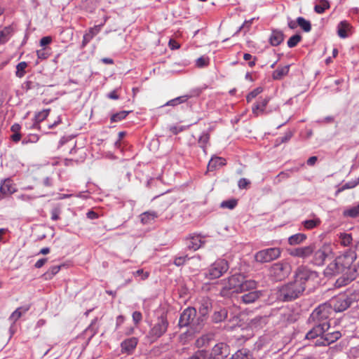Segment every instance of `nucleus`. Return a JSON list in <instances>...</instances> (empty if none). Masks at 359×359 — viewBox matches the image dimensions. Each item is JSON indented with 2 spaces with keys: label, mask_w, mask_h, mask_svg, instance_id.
Segmentation results:
<instances>
[{
  "label": "nucleus",
  "mask_w": 359,
  "mask_h": 359,
  "mask_svg": "<svg viewBox=\"0 0 359 359\" xmlns=\"http://www.w3.org/2000/svg\"><path fill=\"white\" fill-rule=\"evenodd\" d=\"M52 38L50 36H44L42 37L40 40V45L41 46H45L46 45H48L51 43Z\"/></svg>",
  "instance_id": "obj_58"
},
{
  "label": "nucleus",
  "mask_w": 359,
  "mask_h": 359,
  "mask_svg": "<svg viewBox=\"0 0 359 359\" xmlns=\"http://www.w3.org/2000/svg\"><path fill=\"white\" fill-rule=\"evenodd\" d=\"M29 309L30 306L28 305L18 307L9 316L8 320L11 323L12 325H14L23 314L29 310Z\"/></svg>",
  "instance_id": "obj_21"
},
{
  "label": "nucleus",
  "mask_w": 359,
  "mask_h": 359,
  "mask_svg": "<svg viewBox=\"0 0 359 359\" xmlns=\"http://www.w3.org/2000/svg\"><path fill=\"white\" fill-rule=\"evenodd\" d=\"M292 133L291 132H288V133H285L284 136L279 138L280 142L281 143L285 142L288 141L292 137Z\"/></svg>",
  "instance_id": "obj_61"
},
{
  "label": "nucleus",
  "mask_w": 359,
  "mask_h": 359,
  "mask_svg": "<svg viewBox=\"0 0 359 359\" xmlns=\"http://www.w3.org/2000/svg\"><path fill=\"white\" fill-rule=\"evenodd\" d=\"M138 340L136 337L128 338L121 342V347L123 353H131L136 348Z\"/></svg>",
  "instance_id": "obj_19"
},
{
  "label": "nucleus",
  "mask_w": 359,
  "mask_h": 359,
  "mask_svg": "<svg viewBox=\"0 0 359 359\" xmlns=\"http://www.w3.org/2000/svg\"><path fill=\"white\" fill-rule=\"evenodd\" d=\"M262 296L261 290H253L241 296V300L245 304H252Z\"/></svg>",
  "instance_id": "obj_20"
},
{
  "label": "nucleus",
  "mask_w": 359,
  "mask_h": 359,
  "mask_svg": "<svg viewBox=\"0 0 359 359\" xmlns=\"http://www.w3.org/2000/svg\"><path fill=\"white\" fill-rule=\"evenodd\" d=\"M205 236L201 234H191L186 238V245L189 250L196 251L205 243Z\"/></svg>",
  "instance_id": "obj_14"
},
{
  "label": "nucleus",
  "mask_w": 359,
  "mask_h": 359,
  "mask_svg": "<svg viewBox=\"0 0 359 359\" xmlns=\"http://www.w3.org/2000/svg\"><path fill=\"white\" fill-rule=\"evenodd\" d=\"M210 135L208 133L203 132L201 135L199 137L198 140V143L199 147L203 149L205 154H206V147L209 142Z\"/></svg>",
  "instance_id": "obj_38"
},
{
  "label": "nucleus",
  "mask_w": 359,
  "mask_h": 359,
  "mask_svg": "<svg viewBox=\"0 0 359 359\" xmlns=\"http://www.w3.org/2000/svg\"><path fill=\"white\" fill-rule=\"evenodd\" d=\"M46 262H47L46 258L40 259L35 263L34 266L36 269H39V268L42 267L46 264Z\"/></svg>",
  "instance_id": "obj_63"
},
{
  "label": "nucleus",
  "mask_w": 359,
  "mask_h": 359,
  "mask_svg": "<svg viewBox=\"0 0 359 359\" xmlns=\"http://www.w3.org/2000/svg\"><path fill=\"white\" fill-rule=\"evenodd\" d=\"M61 266H53L43 274L46 280H50L56 275L60 270Z\"/></svg>",
  "instance_id": "obj_40"
},
{
  "label": "nucleus",
  "mask_w": 359,
  "mask_h": 359,
  "mask_svg": "<svg viewBox=\"0 0 359 359\" xmlns=\"http://www.w3.org/2000/svg\"><path fill=\"white\" fill-rule=\"evenodd\" d=\"M330 8V4L327 0H318V4L314 6V11L318 13L322 14L326 9Z\"/></svg>",
  "instance_id": "obj_37"
},
{
  "label": "nucleus",
  "mask_w": 359,
  "mask_h": 359,
  "mask_svg": "<svg viewBox=\"0 0 359 359\" xmlns=\"http://www.w3.org/2000/svg\"><path fill=\"white\" fill-rule=\"evenodd\" d=\"M142 313L140 311H134L133 313V320L135 324L139 323L142 320Z\"/></svg>",
  "instance_id": "obj_56"
},
{
  "label": "nucleus",
  "mask_w": 359,
  "mask_h": 359,
  "mask_svg": "<svg viewBox=\"0 0 359 359\" xmlns=\"http://www.w3.org/2000/svg\"><path fill=\"white\" fill-rule=\"evenodd\" d=\"M317 279V273L304 266L299 267L294 275V280L298 284H301L304 287V290Z\"/></svg>",
  "instance_id": "obj_5"
},
{
  "label": "nucleus",
  "mask_w": 359,
  "mask_h": 359,
  "mask_svg": "<svg viewBox=\"0 0 359 359\" xmlns=\"http://www.w3.org/2000/svg\"><path fill=\"white\" fill-rule=\"evenodd\" d=\"M237 205V201L236 199H231L228 201H222L221 207L223 208H228L229 210L233 209Z\"/></svg>",
  "instance_id": "obj_49"
},
{
  "label": "nucleus",
  "mask_w": 359,
  "mask_h": 359,
  "mask_svg": "<svg viewBox=\"0 0 359 359\" xmlns=\"http://www.w3.org/2000/svg\"><path fill=\"white\" fill-rule=\"evenodd\" d=\"M304 292V287L294 280L283 286L278 290V299L288 302L298 298Z\"/></svg>",
  "instance_id": "obj_2"
},
{
  "label": "nucleus",
  "mask_w": 359,
  "mask_h": 359,
  "mask_svg": "<svg viewBox=\"0 0 359 359\" xmlns=\"http://www.w3.org/2000/svg\"><path fill=\"white\" fill-rule=\"evenodd\" d=\"M27 67V63L26 62H20L17 65L15 74L18 78H22L25 76Z\"/></svg>",
  "instance_id": "obj_44"
},
{
  "label": "nucleus",
  "mask_w": 359,
  "mask_h": 359,
  "mask_svg": "<svg viewBox=\"0 0 359 359\" xmlns=\"http://www.w3.org/2000/svg\"><path fill=\"white\" fill-rule=\"evenodd\" d=\"M263 91V88L262 87H258L251 91L246 96V100L248 102H250L254 98H255L258 95H259Z\"/></svg>",
  "instance_id": "obj_47"
},
{
  "label": "nucleus",
  "mask_w": 359,
  "mask_h": 359,
  "mask_svg": "<svg viewBox=\"0 0 359 359\" xmlns=\"http://www.w3.org/2000/svg\"><path fill=\"white\" fill-rule=\"evenodd\" d=\"M94 33L93 29H90L89 32L83 35V41H82V46H85L90 41V40L93 38Z\"/></svg>",
  "instance_id": "obj_51"
},
{
  "label": "nucleus",
  "mask_w": 359,
  "mask_h": 359,
  "mask_svg": "<svg viewBox=\"0 0 359 359\" xmlns=\"http://www.w3.org/2000/svg\"><path fill=\"white\" fill-rule=\"evenodd\" d=\"M341 337V334L339 331H334L332 332H328L326 334H323V337L316 339L314 343L315 346H328L332 343L335 342Z\"/></svg>",
  "instance_id": "obj_15"
},
{
  "label": "nucleus",
  "mask_w": 359,
  "mask_h": 359,
  "mask_svg": "<svg viewBox=\"0 0 359 359\" xmlns=\"http://www.w3.org/2000/svg\"><path fill=\"white\" fill-rule=\"evenodd\" d=\"M290 66L285 65L283 67H278L276 70H275L272 74V77L275 80H280L284 76L287 75L289 72Z\"/></svg>",
  "instance_id": "obj_31"
},
{
  "label": "nucleus",
  "mask_w": 359,
  "mask_h": 359,
  "mask_svg": "<svg viewBox=\"0 0 359 359\" xmlns=\"http://www.w3.org/2000/svg\"><path fill=\"white\" fill-rule=\"evenodd\" d=\"M169 47L172 50H176V49L180 48V46L175 40L170 39L169 41Z\"/></svg>",
  "instance_id": "obj_60"
},
{
  "label": "nucleus",
  "mask_w": 359,
  "mask_h": 359,
  "mask_svg": "<svg viewBox=\"0 0 359 359\" xmlns=\"http://www.w3.org/2000/svg\"><path fill=\"white\" fill-rule=\"evenodd\" d=\"M18 198L19 200L24 201H32V199L35 198V197L30 196V195H27V194H21V195L18 196Z\"/></svg>",
  "instance_id": "obj_59"
},
{
  "label": "nucleus",
  "mask_w": 359,
  "mask_h": 359,
  "mask_svg": "<svg viewBox=\"0 0 359 359\" xmlns=\"http://www.w3.org/2000/svg\"><path fill=\"white\" fill-rule=\"evenodd\" d=\"M321 223V221L319 217L316 215H313L311 219H309L302 222V224L304 227L306 229H313L316 226H319Z\"/></svg>",
  "instance_id": "obj_27"
},
{
  "label": "nucleus",
  "mask_w": 359,
  "mask_h": 359,
  "mask_svg": "<svg viewBox=\"0 0 359 359\" xmlns=\"http://www.w3.org/2000/svg\"><path fill=\"white\" fill-rule=\"evenodd\" d=\"M339 243L344 247L351 245L353 241V238L351 233H340L339 234Z\"/></svg>",
  "instance_id": "obj_36"
},
{
  "label": "nucleus",
  "mask_w": 359,
  "mask_h": 359,
  "mask_svg": "<svg viewBox=\"0 0 359 359\" xmlns=\"http://www.w3.org/2000/svg\"><path fill=\"white\" fill-rule=\"evenodd\" d=\"M186 129V126H172L170 127V130L175 135L178 134L179 133L184 130Z\"/></svg>",
  "instance_id": "obj_54"
},
{
  "label": "nucleus",
  "mask_w": 359,
  "mask_h": 359,
  "mask_svg": "<svg viewBox=\"0 0 359 359\" xmlns=\"http://www.w3.org/2000/svg\"><path fill=\"white\" fill-rule=\"evenodd\" d=\"M326 250H327V248L325 247L321 248L318 250H316L315 248L314 252L311 255V257H312L311 262L313 264L317 265V266L323 265L327 257V253Z\"/></svg>",
  "instance_id": "obj_16"
},
{
  "label": "nucleus",
  "mask_w": 359,
  "mask_h": 359,
  "mask_svg": "<svg viewBox=\"0 0 359 359\" xmlns=\"http://www.w3.org/2000/svg\"><path fill=\"white\" fill-rule=\"evenodd\" d=\"M187 259V256H182V257H176L174 260V264L177 266H182L185 263Z\"/></svg>",
  "instance_id": "obj_55"
},
{
  "label": "nucleus",
  "mask_w": 359,
  "mask_h": 359,
  "mask_svg": "<svg viewBox=\"0 0 359 359\" xmlns=\"http://www.w3.org/2000/svg\"><path fill=\"white\" fill-rule=\"evenodd\" d=\"M334 312H342L351 304V299L345 294H340L332 298L328 302Z\"/></svg>",
  "instance_id": "obj_11"
},
{
  "label": "nucleus",
  "mask_w": 359,
  "mask_h": 359,
  "mask_svg": "<svg viewBox=\"0 0 359 359\" xmlns=\"http://www.w3.org/2000/svg\"><path fill=\"white\" fill-rule=\"evenodd\" d=\"M13 32L11 27H6L0 31V44H4L7 42Z\"/></svg>",
  "instance_id": "obj_34"
},
{
  "label": "nucleus",
  "mask_w": 359,
  "mask_h": 359,
  "mask_svg": "<svg viewBox=\"0 0 359 359\" xmlns=\"http://www.w3.org/2000/svg\"><path fill=\"white\" fill-rule=\"evenodd\" d=\"M107 97L111 100H118L119 98L116 90H114L107 94Z\"/></svg>",
  "instance_id": "obj_64"
},
{
  "label": "nucleus",
  "mask_w": 359,
  "mask_h": 359,
  "mask_svg": "<svg viewBox=\"0 0 359 359\" xmlns=\"http://www.w3.org/2000/svg\"><path fill=\"white\" fill-rule=\"evenodd\" d=\"M36 55L39 59L45 60L48 57L49 54L46 51V48H42L36 50Z\"/></svg>",
  "instance_id": "obj_53"
},
{
  "label": "nucleus",
  "mask_w": 359,
  "mask_h": 359,
  "mask_svg": "<svg viewBox=\"0 0 359 359\" xmlns=\"http://www.w3.org/2000/svg\"><path fill=\"white\" fill-rule=\"evenodd\" d=\"M257 283L253 280H246L243 278V283L241 285V289L240 292H243L248 290H255L257 288Z\"/></svg>",
  "instance_id": "obj_32"
},
{
  "label": "nucleus",
  "mask_w": 359,
  "mask_h": 359,
  "mask_svg": "<svg viewBox=\"0 0 359 359\" xmlns=\"http://www.w3.org/2000/svg\"><path fill=\"white\" fill-rule=\"evenodd\" d=\"M168 327V322L166 318L163 316L158 317L155 324L150 329L149 337L152 340H156L167 331Z\"/></svg>",
  "instance_id": "obj_10"
},
{
  "label": "nucleus",
  "mask_w": 359,
  "mask_h": 359,
  "mask_svg": "<svg viewBox=\"0 0 359 359\" xmlns=\"http://www.w3.org/2000/svg\"><path fill=\"white\" fill-rule=\"evenodd\" d=\"M287 25L291 29H296L298 26L297 19L296 20V21L291 19H288Z\"/></svg>",
  "instance_id": "obj_62"
},
{
  "label": "nucleus",
  "mask_w": 359,
  "mask_h": 359,
  "mask_svg": "<svg viewBox=\"0 0 359 359\" xmlns=\"http://www.w3.org/2000/svg\"><path fill=\"white\" fill-rule=\"evenodd\" d=\"M281 255V250L279 248H271L257 252L255 258L260 263H266L278 259Z\"/></svg>",
  "instance_id": "obj_9"
},
{
  "label": "nucleus",
  "mask_w": 359,
  "mask_h": 359,
  "mask_svg": "<svg viewBox=\"0 0 359 359\" xmlns=\"http://www.w3.org/2000/svg\"><path fill=\"white\" fill-rule=\"evenodd\" d=\"M284 35L280 31H273L269 38L270 43L273 46H277L283 41Z\"/></svg>",
  "instance_id": "obj_28"
},
{
  "label": "nucleus",
  "mask_w": 359,
  "mask_h": 359,
  "mask_svg": "<svg viewBox=\"0 0 359 359\" xmlns=\"http://www.w3.org/2000/svg\"><path fill=\"white\" fill-rule=\"evenodd\" d=\"M343 215L351 218L357 217L359 215V203L357 205L346 208L343 212Z\"/></svg>",
  "instance_id": "obj_33"
},
{
  "label": "nucleus",
  "mask_w": 359,
  "mask_h": 359,
  "mask_svg": "<svg viewBox=\"0 0 359 359\" xmlns=\"http://www.w3.org/2000/svg\"><path fill=\"white\" fill-rule=\"evenodd\" d=\"M330 325L328 322L320 324H315L314 327L306 334V339H319L323 337V334L329 330Z\"/></svg>",
  "instance_id": "obj_13"
},
{
  "label": "nucleus",
  "mask_w": 359,
  "mask_h": 359,
  "mask_svg": "<svg viewBox=\"0 0 359 359\" xmlns=\"http://www.w3.org/2000/svg\"><path fill=\"white\" fill-rule=\"evenodd\" d=\"M333 315V309L329 304H323L317 307L311 314L309 320L314 324H320L328 322Z\"/></svg>",
  "instance_id": "obj_4"
},
{
  "label": "nucleus",
  "mask_w": 359,
  "mask_h": 359,
  "mask_svg": "<svg viewBox=\"0 0 359 359\" xmlns=\"http://www.w3.org/2000/svg\"><path fill=\"white\" fill-rule=\"evenodd\" d=\"M129 114L128 111H121L118 113L113 114L111 117V122H118L123 119H124L127 115Z\"/></svg>",
  "instance_id": "obj_45"
},
{
  "label": "nucleus",
  "mask_w": 359,
  "mask_h": 359,
  "mask_svg": "<svg viewBox=\"0 0 359 359\" xmlns=\"http://www.w3.org/2000/svg\"><path fill=\"white\" fill-rule=\"evenodd\" d=\"M196 310L193 307H188L181 313L179 320V326L180 327L190 326L195 330L201 329L200 318H196Z\"/></svg>",
  "instance_id": "obj_3"
},
{
  "label": "nucleus",
  "mask_w": 359,
  "mask_h": 359,
  "mask_svg": "<svg viewBox=\"0 0 359 359\" xmlns=\"http://www.w3.org/2000/svg\"><path fill=\"white\" fill-rule=\"evenodd\" d=\"M49 109H43L37 114H35L34 118V123L32 126L30 128H39V123L43 121L44 119L46 118V117L49 114Z\"/></svg>",
  "instance_id": "obj_25"
},
{
  "label": "nucleus",
  "mask_w": 359,
  "mask_h": 359,
  "mask_svg": "<svg viewBox=\"0 0 359 359\" xmlns=\"http://www.w3.org/2000/svg\"><path fill=\"white\" fill-rule=\"evenodd\" d=\"M189 97H191V95H183L177 97L173 100H171L168 101L166 103V105L168 106H176L180 103L185 102Z\"/></svg>",
  "instance_id": "obj_43"
},
{
  "label": "nucleus",
  "mask_w": 359,
  "mask_h": 359,
  "mask_svg": "<svg viewBox=\"0 0 359 359\" xmlns=\"http://www.w3.org/2000/svg\"><path fill=\"white\" fill-rule=\"evenodd\" d=\"M140 217L143 224H150L154 222L158 215L155 211H147L142 213Z\"/></svg>",
  "instance_id": "obj_23"
},
{
  "label": "nucleus",
  "mask_w": 359,
  "mask_h": 359,
  "mask_svg": "<svg viewBox=\"0 0 359 359\" xmlns=\"http://www.w3.org/2000/svg\"><path fill=\"white\" fill-rule=\"evenodd\" d=\"M306 239V236L304 233H296L288 238V243L290 245H296L302 243Z\"/></svg>",
  "instance_id": "obj_30"
},
{
  "label": "nucleus",
  "mask_w": 359,
  "mask_h": 359,
  "mask_svg": "<svg viewBox=\"0 0 359 359\" xmlns=\"http://www.w3.org/2000/svg\"><path fill=\"white\" fill-rule=\"evenodd\" d=\"M227 346L224 343H219L215 345L210 355H212L214 359H223L226 355Z\"/></svg>",
  "instance_id": "obj_18"
},
{
  "label": "nucleus",
  "mask_w": 359,
  "mask_h": 359,
  "mask_svg": "<svg viewBox=\"0 0 359 359\" xmlns=\"http://www.w3.org/2000/svg\"><path fill=\"white\" fill-rule=\"evenodd\" d=\"M135 277H140L141 280H145L149 277V273L144 271L143 269H138L133 273Z\"/></svg>",
  "instance_id": "obj_52"
},
{
  "label": "nucleus",
  "mask_w": 359,
  "mask_h": 359,
  "mask_svg": "<svg viewBox=\"0 0 359 359\" xmlns=\"http://www.w3.org/2000/svg\"><path fill=\"white\" fill-rule=\"evenodd\" d=\"M315 244H310L306 246L299 247L292 249H288V254L294 257L301 258L302 259H307L311 257V255L314 252Z\"/></svg>",
  "instance_id": "obj_12"
},
{
  "label": "nucleus",
  "mask_w": 359,
  "mask_h": 359,
  "mask_svg": "<svg viewBox=\"0 0 359 359\" xmlns=\"http://www.w3.org/2000/svg\"><path fill=\"white\" fill-rule=\"evenodd\" d=\"M249 184L250 182L248 180L245 178H241L238 181V186L240 189H245Z\"/></svg>",
  "instance_id": "obj_57"
},
{
  "label": "nucleus",
  "mask_w": 359,
  "mask_h": 359,
  "mask_svg": "<svg viewBox=\"0 0 359 359\" xmlns=\"http://www.w3.org/2000/svg\"><path fill=\"white\" fill-rule=\"evenodd\" d=\"M356 186H357V182H355V180L349 181V182L345 183L341 188H339L337 190V193L343 191L346 189H353V188L355 187Z\"/></svg>",
  "instance_id": "obj_50"
},
{
  "label": "nucleus",
  "mask_w": 359,
  "mask_h": 359,
  "mask_svg": "<svg viewBox=\"0 0 359 359\" xmlns=\"http://www.w3.org/2000/svg\"><path fill=\"white\" fill-rule=\"evenodd\" d=\"M351 27L346 21H341L337 26V33L339 37L344 39L348 36Z\"/></svg>",
  "instance_id": "obj_22"
},
{
  "label": "nucleus",
  "mask_w": 359,
  "mask_h": 359,
  "mask_svg": "<svg viewBox=\"0 0 359 359\" xmlns=\"http://www.w3.org/2000/svg\"><path fill=\"white\" fill-rule=\"evenodd\" d=\"M297 23L298 26H299L304 32H309L311 29V22L304 18L303 17H298L297 18Z\"/></svg>",
  "instance_id": "obj_39"
},
{
  "label": "nucleus",
  "mask_w": 359,
  "mask_h": 359,
  "mask_svg": "<svg viewBox=\"0 0 359 359\" xmlns=\"http://www.w3.org/2000/svg\"><path fill=\"white\" fill-rule=\"evenodd\" d=\"M69 142L72 148L70 149V154L73 152L76 147V142L74 140V137L72 136L63 137L60 139L59 142V147H62L65 144Z\"/></svg>",
  "instance_id": "obj_41"
},
{
  "label": "nucleus",
  "mask_w": 359,
  "mask_h": 359,
  "mask_svg": "<svg viewBox=\"0 0 359 359\" xmlns=\"http://www.w3.org/2000/svg\"><path fill=\"white\" fill-rule=\"evenodd\" d=\"M302 36L299 34H294L287 41V46L290 48L296 46L298 43L301 41Z\"/></svg>",
  "instance_id": "obj_48"
},
{
  "label": "nucleus",
  "mask_w": 359,
  "mask_h": 359,
  "mask_svg": "<svg viewBox=\"0 0 359 359\" xmlns=\"http://www.w3.org/2000/svg\"><path fill=\"white\" fill-rule=\"evenodd\" d=\"M211 339V336L209 334H205L199 337L196 341V346L198 348H202L207 346Z\"/></svg>",
  "instance_id": "obj_42"
},
{
  "label": "nucleus",
  "mask_w": 359,
  "mask_h": 359,
  "mask_svg": "<svg viewBox=\"0 0 359 359\" xmlns=\"http://www.w3.org/2000/svg\"><path fill=\"white\" fill-rule=\"evenodd\" d=\"M210 63V59L207 56H201L196 60V66L198 68L207 67Z\"/></svg>",
  "instance_id": "obj_46"
},
{
  "label": "nucleus",
  "mask_w": 359,
  "mask_h": 359,
  "mask_svg": "<svg viewBox=\"0 0 359 359\" xmlns=\"http://www.w3.org/2000/svg\"><path fill=\"white\" fill-rule=\"evenodd\" d=\"M243 278L244 276L240 273L229 277L225 280L224 286L221 290V294L222 296L228 295L230 290H232L233 292H240Z\"/></svg>",
  "instance_id": "obj_7"
},
{
  "label": "nucleus",
  "mask_w": 359,
  "mask_h": 359,
  "mask_svg": "<svg viewBox=\"0 0 359 359\" xmlns=\"http://www.w3.org/2000/svg\"><path fill=\"white\" fill-rule=\"evenodd\" d=\"M270 100L269 97H265L255 103L252 107V112L255 116H259L266 113V107Z\"/></svg>",
  "instance_id": "obj_17"
},
{
  "label": "nucleus",
  "mask_w": 359,
  "mask_h": 359,
  "mask_svg": "<svg viewBox=\"0 0 359 359\" xmlns=\"http://www.w3.org/2000/svg\"><path fill=\"white\" fill-rule=\"evenodd\" d=\"M228 269V262L224 259H218L210 265L205 275L210 279H216L221 277Z\"/></svg>",
  "instance_id": "obj_8"
},
{
  "label": "nucleus",
  "mask_w": 359,
  "mask_h": 359,
  "mask_svg": "<svg viewBox=\"0 0 359 359\" xmlns=\"http://www.w3.org/2000/svg\"><path fill=\"white\" fill-rule=\"evenodd\" d=\"M355 259V251L348 250L331 262L325 268L324 273L327 276L341 274L342 276L337 282L339 285H347L356 278L357 269L354 264Z\"/></svg>",
  "instance_id": "obj_1"
},
{
  "label": "nucleus",
  "mask_w": 359,
  "mask_h": 359,
  "mask_svg": "<svg viewBox=\"0 0 359 359\" xmlns=\"http://www.w3.org/2000/svg\"><path fill=\"white\" fill-rule=\"evenodd\" d=\"M227 317V311L226 309H219L214 311L212 319L215 323H220Z\"/></svg>",
  "instance_id": "obj_29"
},
{
  "label": "nucleus",
  "mask_w": 359,
  "mask_h": 359,
  "mask_svg": "<svg viewBox=\"0 0 359 359\" xmlns=\"http://www.w3.org/2000/svg\"><path fill=\"white\" fill-rule=\"evenodd\" d=\"M292 271V266L290 264L283 260L273 264L270 268V275L276 280H282L287 278Z\"/></svg>",
  "instance_id": "obj_6"
},
{
  "label": "nucleus",
  "mask_w": 359,
  "mask_h": 359,
  "mask_svg": "<svg viewBox=\"0 0 359 359\" xmlns=\"http://www.w3.org/2000/svg\"><path fill=\"white\" fill-rule=\"evenodd\" d=\"M187 359H214V358L210 355L209 352L205 350H198Z\"/></svg>",
  "instance_id": "obj_35"
},
{
  "label": "nucleus",
  "mask_w": 359,
  "mask_h": 359,
  "mask_svg": "<svg viewBox=\"0 0 359 359\" xmlns=\"http://www.w3.org/2000/svg\"><path fill=\"white\" fill-rule=\"evenodd\" d=\"M224 165H226V160L224 158L215 156L210 160L208 168L209 170H213Z\"/></svg>",
  "instance_id": "obj_24"
},
{
  "label": "nucleus",
  "mask_w": 359,
  "mask_h": 359,
  "mask_svg": "<svg viewBox=\"0 0 359 359\" xmlns=\"http://www.w3.org/2000/svg\"><path fill=\"white\" fill-rule=\"evenodd\" d=\"M16 189L10 180H6L0 186V191L3 194H12Z\"/></svg>",
  "instance_id": "obj_26"
}]
</instances>
